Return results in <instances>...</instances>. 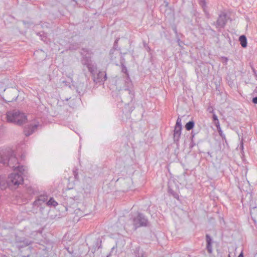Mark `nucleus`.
I'll list each match as a JSON object with an SVG mask.
<instances>
[{"instance_id": "nucleus-24", "label": "nucleus", "mask_w": 257, "mask_h": 257, "mask_svg": "<svg viewBox=\"0 0 257 257\" xmlns=\"http://www.w3.org/2000/svg\"><path fill=\"white\" fill-rule=\"evenodd\" d=\"M200 5L203 8L204 10L205 9V7H206V3L205 0H199Z\"/></svg>"}, {"instance_id": "nucleus-18", "label": "nucleus", "mask_w": 257, "mask_h": 257, "mask_svg": "<svg viewBox=\"0 0 257 257\" xmlns=\"http://www.w3.org/2000/svg\"><path fill=\"white\" fill-rule=\"evenodd\" d=\"M194 126V122L193 121H190L187 122L185 125V128L187 131L192 130Z\"/></svg>"}, {"instance_id": "nucleus-33", "label": "nucleus", "mask_w": 257, "mask_h": 257, "mask_svg": "<svg viewBox=\"0 0 257 257\" xmlns=\"http://www.w3.org/2000/svg\"><path fill=\"white\" fill-rule=\"evenodd\" d=\"M31 243V242L30 241L29 242H27L28 245L30 244Z\"/></svg>"}, {"instance_id": "nucleus-23", "label": "nucleus", "mask_w": 257, "mask_h": 257, "mask_svg": "<svg viewBox=\"0 0 257 257\" xmlns=\"http://www.w3.org/2000/svg\"><path fill=\"white\" fill-rule=\"evenodd\" d=\"M217 127V130H218V133L219 134V135L222 138H225V135L223 134V132L222 131H221V128L220 127V125Z\"/></svg>"}, {"instance_id": "nucleus-1", "label": "nucleus", "mask_w": 257, "mask_h": 257, "mask_svg": "<svg viewBox=\"0 0 257 257\" xmlns=\"http://www.w3.org/2000/svg\"><path fill=\"white\" fill-rule=\"evenodd\" d=\"M0 163L4 164H8L10 167L14 170L18 169L19 172L22 174L27 170L26 167L19 165L18 164V159L15 151L10 147L0 149Z\"/></svg>"}, {"instance_id": "nucleus-27", "label": "nucleus", "mask_w": 257, "mask_h": 257, "mask_svg": "<svg viewBox=\"0 0 257 257\" xmlns=\"http://www.w3.org/2000/svg\"><path fill=\"white\" fill-rule=\"evenodd\" d=\"M252 102L255 104H257V96L253 98Z\"/></svg>"}, {"instance_id": "nucleus-17", "label": "nucleus", "mask_w": 257, "mask_h": 257, "mask_svg": "<svg viewBox=\"0 0 257 257\" xmlns=\"http://www.w3.org/2000/svg\"><path fill=\"white\" fill-rule=\"evenodd\" d=\"M46 204L49 206L55 207L58 205V203L53 198L51 197L49 201H47Z\"/></svg>"}, {"instance_id": "nucleus-34", "label": "nucleus", "mask_w": 257, "mask_h": 257, "mask_svg": "<svg viewBox=\"0 0 257 257\" xmlns=\"http://www.w3.org/2000/svg\"><path fill=\"white\" fill-rule=\"evenodd\" d=\"M227 257H231V256H230V255L229 254L228 255V256H227Z\"/></svg>"}, {"instance_id": "nucleus-15", "label": "nucleus", "mask_w": 257, "mask_h": 257, "mask_svg": "<svg viewBox=\"0 0 257 257\" xmlns=\"http://www.w3.org/2000/svg\"><path fill=\"white\" fill-rule=\"evenodd\" d=\"M8 186H9L8 180L7 181L5 177L0 176V189L4 190Z\"/></svg>"}, {"instance_id": "nucleus-25", "label": "nucleus", "mask_w": 257, "mask_h": 257, "mask_svg": "<svg viewBox=\"0 0 257 257\" xmlns=\"http://www.w3.org/2000/svg\"><path fill=\"white\" fill-rule=\"evenodd\" d=\"M87 67L90 72L92 73L94 71L93 65L92 64L89 66H87Z\"/></svg>"}, {"instance_id": "nucleus-19", "label": "nucleus", "mask_w": 257, "mask_h": 257, "mask_svg": "<svg viewBox=\"0 0 257 257\" xmlns=\"http://www.w3.org/2000/svg\"><path fill=\"white\" fill-rule=\"evenodd\" d=\"M168 193L170 194H171L175 198L177 199H179V195L174 191L172 189H171L170 187L168 188Z\"/></svg>"}, {"instance_id": "nucleus-12", "label": "nucleus", "mask_w": 257, "mask_h": 257, "mask_svg": "<svg viewBox=\"0 0 257 257\" xmlns=\"http://www.w3.org/2000/svg\"><path fill=\"white\" fill-rule=\"evenodd\" d=\"M106 79V74L104 72H99L96 78H94V81L96 83L103 82Z\"/></svg>"}, {"instance_id": "nucleus-3", "label": "nucleus", "mask_w": 257, "mask_h": 257, "mask_svg": "<svg viewBox=\"0 0 257 257\" xmlns=\"http://www.w3.org/2000/svg\"><path fill=\"white\" fill-rule=\"evenodd\" d=\"M132 216L131 220L135 229L139 227H146L149 225V220L143 214L137 213Z\"/></svg>"}, {"instance_id": "nucleus-16", "label": "nucleus", "mask_w": 257, "mask_h": 257, "mask_svg": "<svg viewBox=\"0 0 257 257\" xmlns=\"http://www.w3.org/2000/svg\"><path fill=\"white\" fill-rule=\"evenodd\" d=\"M239 41L240 45L243 48H245L247 46V40L244 35H241L239 38Z\"/></svg>"}, {"instance_id": "nucleus-22", "label": "nucleus", "mask_w": 257, "mask_h": 257, "mask_svg": "<svg viewBox=\"0 0 257 257\" xmlns=\"http://www.w3.org/2000/svg\"><path fill=\"white\" fill-rule=\"evenodd\" d=\"M124 90L128 92L130 95V98L132 99L134 96V91L130 89H125Z\"/></svg>"}, {"instance_id": "nucleus-8", "label": "nucleus", "mask_w": 257, "mask_h": 257, "mask_svg": "<svg viewBox=\"0 0 257 257\" xmlns=\"http://www.w3.org/2000/svg\"><path fill=\"white\" fill-rule=\"evenodd\" d=\"M82 51H83V52H81V54L82 55L84 56V53L86 52H87L86 54L88 55V56H86L85 57H83V59H82V64L87 67V66L91 65V64H92L91 58H90V54L86 50H84V49H83Z\"/></svg>"}, {"instance_id": "nucleus-28", "label": "nucleus", "mask_w": 257, "mask_h": 257, "mask_svg": "<svg viewBox=\"0 0 257 257\" xmlns=\"http://www.w3.org/2000/svg\"><path fill=\"white\" fill-rule=\"evenodd\" d=\"M115 50L114 49H113V50H111L110 51V54H113L114 52H115Z\"/></svg>"}, {"instance_id": "nucleus-6", "label": "nucleus", "mask_w": 257, "mask_h": 257, "mask_svg": "<svg viewBox=\"0 0 257 257\" xmlns=\"http://www.w3.org/2000/svg\"><path fill=\"white\" fill-rule=\"evenodd\" d=\"M227 22L226 14L224 12H221L216 21V26L217 28H223Z\"/></svg>"}, {"instance_id": "nucleus-38", "label": "nucleus", "mask_w": 257, "mask_h": 257, "mask_svg": "<svg viewBox=\"0 0 257 257\" xmlns=\"http://www.w3.org/2000/svg\"><path fill=\"white\" fill-rule=\"evenodd\" d=\"M24 257H29V255L27 256H24Z\"/></svg>"}, {"instance_id": "nucleus-26", "label": "nucleus", "mask_w": 257, "mask_h": 257, "mask_svg": "<svg viewBox=\"0 0 257 257\" xmlns=\"http://www.w3.org/2000/svg\"><path fill=\"white\" fill-rule=\"evenodd\" d=\"M208 111H209V112L210 113H214V109H213V108L212 107V106H210L207 109Z\"/></svg>"}, {"instance_id": "nucleus-2", "label": "nucleus", "mask_w": 257, "mask_h": 257, "mask_svg": "<svg viewBox=\"0 0 257 257\" xmlns=\"http://www.w3.org/2000/svg\"><path fill=\"white\" fill-rule=\"evenodd\" d=\"M7 121L18 125L25 123L27 121L26 114L18 109H14L7 112L6 114Z\"/></svg>"}, {"instance_id": "nucleus-30", "label": "nucleus", "mask_w": 257, "mask_h": 257, "mask_svg": "<svg viewBox=\"0 0 257 257\" xmlns=\"http://www.w3.org/2000/svg\"><path fill=\"white\" fill-rule=\"evenodd\" d=\"M118 40L117 39L115 41V42H114V46H115L117 44V42H118Z\"/></svg>"}, {"instance_id": "nucleus-5", "label": "nucleus", "mask_w": 257, "mask_h": 257, "mask_svg": "<svg viewBox=\"0 0 257 257\" xmlns=\"http://www.w3.org/2000/svg\"><path fill=\"white\" fill-rule=\"evenodd\" d=\"M18 97V94L17 90L12 89L7 92L4 99L5 101L10 102L16 100Z\"/></svg>"}, {"instance_id": "nucleus-7", "label": "nucleus", "mask_w": 257, "mask_h": 257, "mask_svg": "<svg viewBox=\"0 0 257 257\" xmlns=\"http://www.w3.org/2000/svg\"><path fill=\"white\" fill-rule=\"evenodd\" d=\"M48 200V197L46 195H40L38 197V198L36 199V200L33 202V206L37 207H40L42 205L46 202Z\"/></svg>"}, {"instance_id": "nucleus-20", "label": "nucleus", "mask_w": 257, "mask_h": 257, "mask_svg": "<svg viewBox=\"0 0 257 257\" xmlns=\"http://www.w3.org/2000/svg\"><path fill=\"white\" fill-rule=\"evenodd\" d=\"M212 117H213V120L214 121V123H215L216 127L219 126V122L218 119L217 115L213 113Z\"/></svg>"}, {"instance_id": "nucleus-21", "label": "nucleus", "mask_w": 257, "mask_h": 257, "mask_svg": "<svg viewBox=\"0 0 257 257\" xmlns=\"http://www.w3.org/2000/svg\"><path fill=\"white\" fill-rule=\"evenodd\" d=\"M175 127H178L182 128L181 119L179 117H178L177 119L176 125Z\"/></svg>"}, {"instance_id": "nucleus-35", "label": "nucleus", "mask_w": 257, "mask_h": 257, "mask_svg": "<svg viewBox=\"0 0 257 257\" xmlns=\"http://www.w3.org/2000/svg\"><path fill=\"white\" fill-rule=\"evenodd\" d=\"M126 71V69L122 70V71Z\"/></svg>"}, {"instance_id": "nucleus-29", "label": "nucleus", "mask_w": 257, "mask_h": 257, "mask_svg": "<svg viewBox=\"0 0 257 257\" xmlns=\"http://www.w3.org/2000/svg\"><path fill=\"white\" fill-rule=\"evenodd\" d=\"M238 257H243V253H242V252H241L239 254V255L238 256Z\"/></svg>"}, {"instance_id": "nucleus-37", "label": "nucleus", "mask_w": 257, "mask_h": 257, "mask_svg": "<svg viewBox=\"0 0 257 257\" xmlns=\"http://www.w3.org/2000/svg\"><path fill=\"white\" fill-rule=\"evenodd\" d=\"M126 71V69L122 70V71Z\"/></svg>"}, {"instance_id": "nucleus-36", "label": "nucleus", "mask_w": 257, "mask_h": 257, "mask_svg": "<svg viewBox=\"0 0 257 257\" xmlns=\"http://www.w3.org/2000/svg\"><path fill=\"white\" fill-rule=\"evenodd\" d=\"M126 71V69L122 70V71Z\"/></svg>"}, {"instance_id": "nucleus-4", "label": "nucleus", "mask_w": 257, "mask_h": 257, "mask_svg": "<svg viewBox=\"0 0 257 257\" xmlns=\"http://www.w3.org/2000/svg\"><path fill=\"white\" fill-rule=\"evenodd\" d=\"M27 170L25 172L24 174H19L18 173H12L8 177V185L9 187H14L16 188L20 184H21L24 181L23 177L22 175H25Z\"/></svg>"}, {"instance_id": "nucleus-13", "label": "nucleus", "mask_w": 257, "mask_h": 257, "mask_svg": "<svg viewBox=\"0 0 257 257\" xmlns=\"http://www.w3.org/2000/svg\"><path fill=\"white\" fill-rule=\"evenodd\" d=\"M250 215L254 223L257 225V207H253L250 208Z\"/></svg>"}, {"instance_id": "nucleus-32", "label": "nucleus", "mask_w": 257, "mask_h": 257, "mask_svg": "<svg viewBox=\"0 0 257 257\" xmlns=\"http://www.w3.org/2000/svg\"><path fill=\"white\" fill-rule=\"evenodd\" d=\"M74 176H75V177L76 178L77 176V174L75 173V172H74Z\"/></svg>"}, {"instance_id": "nucleus-31", "label": "nucleus", "mask_w": 257, "mask_h": 257, "mask_svg": "<svg viewBox=\"0 0 257 257\" xmlns=\"http://www.w3.org/2000/svg\"><path fill=\"white\" fill-rule=\"evenodd\" d=\"M243 143L241 142L240 148V149H243Z\"/></svg>"}, {"instance_id": "nucleus-11", "label": "nucleus", "mask_w": 257, "mask_h": 257, "mask_svg": "<svg viewBox=\"0 0 257 257\" xmlns=\"http://www.w3.org/2000/svg\"><path fill=\"white\" fill-rule=\"evenodd\" d=\"M181 130L182 128L178 127H175L174 131V142L178 144L180 136L181 134Z\"/></svg>"}, {"instance_id": "nucleus-9", "label": "nucleus", "mask_w": 257, "mask_h": 257, "mask_svg": "<svg viewBox=\"0 0 257 257\" xmlns=\"http://www.w3.org/2000/svg\"><path fill=\"white\" fill-rule=\"evenodd\" d=\"M39 126V124H35L34 125L30 124L28 127L25 128L24 133L25 136H29L31 134H32L37 128Z\"/></svg>"}, {"instance_id": "nucleus-14", "label": "nucleus", "mask_w": 257, "mask_h": 257, "mask_svg": "<svg viewBox=\"0 0 257 257\" xmlns=\"http://www.w3.org/2000/svg\"><path fill=\"white\" fill-rule=\"evenodd\" d=\"M134 257H147L146 253L140 247L136 248Z\"/></svg>"}, {"instance_id": "nucleus-10", "label": "nucleus", "mask_w": 257, "mask_h": 257, "mask_svg": "<svg viewBox=\"0 0 257 257\" xmlns=\"http://www.w3.org/2000/svg\"><path fill=\"white\" fill-rule=\"evenodd\" d=\"M206 249L209 253H212V243L213 240L211 236L208 235H206Z\"/></svg>"}]
</instances>
